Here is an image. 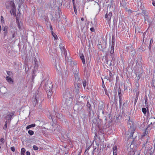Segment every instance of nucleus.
Instances as JSON below:
<instances>
[{"mask_svg":"<svg viewBox=\"0 0 155 155\" xmlns=\"http://www.w3.org/2000/svg\"><path fill=\"white\" fill-rule=\"evenodd\" d=\"M127 51L128 52L130 51L132 53H131V56L133 57L134 56V55L135 54V51L134 50V49L132 46H129L128 48Z\"/></svg>","mask_w":155,"mask_h":155,"instance_id":"6e6552de","label":"nucleus"},{"mask_svg":"<svg viewBox=\"0 0 155 155\" xmlns=\"http://www.w3.org/2000/svg\"><path fill=\"white\" fill-rule=\"evenodd\" d=\"M63 97L65 99L66 101H71V96L69 91H67L64 93Z\"/></svg>","mask_w":155,"mask_h":155,"instance_id":"20e7f679","label":"nucleus"},{"mask_svg":"<svg viewBox=\"0 0 155 155\" xmlns=\"http://www.w3.org/2000/svg\"><path fill=\"white\" fill-rule=\"evenodd\" d=\"M142 13L145 15V16L148 17L147 15V12L146 11L144 8H143L142 11Z\"/></svg>","mask_w":155,"mask_h":155,"instance_id":"aec40b11","label":"nucleus"},{"mask_svg":"<svg viewBox=\"0 0 155 155\" xmlns=\"http://www.w3.org/2000/svg\"><path fill=\"white\" fill-rule=\"evenodd\" d=\"M142 111L144 114H146V113L147 110L145 108H142Z\"/></svg>","mask_w":155,"mask_h":155,"instance_id":"2f4dec72","label":"nucleus"},{"mask_svg":"<svg viewBox=\"0 0 155 155\" xmlns=\"http://www.w3.org/2000/svg\"><path fill=\"white\" fill-rule=\"evenodd\" d=\"M80 57L81 59L82 62L83 64H85V60L84 59V56L83 54H82L80 53Z\"/></svg>","mask_w":155,"mask_h":155,"instance_id":"ddd939ff","label":"nucleus"},{"mask_svg":"<svg viewBox=\"0 0 155 155\" xmlns=\"http://www.w3.org/2000/svg\"><path fill=\"white\" fill-rule=\"evenodd\" d=\"M6 6V8L7 9H9L10 8V6L8 5H7L6 4H5Z\"/></svg>","mask_w":155,"mask_h":155,"instance_id":"de8ad7c7","label":"nucleus"},{"mask_svg":"<svg viewBox=\"0 0 155 155\" xmlns=\"http://www.w3.org/2000/svg\"><path fill=\"white\" fill-rule=\"evenodd\" d=\"M113 155H117V147L116 146H114L113 148Z\"/></svg>","mask_w":155,"mask_h":155,"instance_id":"4468645a","label":"nucleus"},{"mask_svg":"<svg viewBox=\"0 0 155 155\" xmlns=\"http://www.w3.org/2000/svg\"><path fill=\"white\" fill-rule=\"evenodd\" d=\"M140 8L141 10H142H142L143 9V8H144V6H143L142 5H141L140 6Z\"/></svg>","mask_w":155,"mask_h":155,"instance_id":"5fc2aeb1","label":"nucleus"},{"mask_svg":"<svg viewBox=\"0 0 155 155\" xmlns=\"http://www.w3.org/2000/svg\"><path fill=\"white\" fill-rule=\"evenodd\" d=\"M0 142L2 143H4L5 142V140L4 138H1L0 139Z\"/></svg>","mask_w":155,"mask_h":155,"instance_id":"e433bc0d","label":"nucleus"},{"mask_svg":"<svg viewBox=\"0 0 155 155\" xmlns=\"http://www.w3.org/2000/svg\"><path fill=\"white\" fill-rule=\"evenodd\" d=\"M148 47L149 50H150L151 48V45H150Z\"/></svg>","mask_w":155,"mask_h":155,"instance_id":"13d9d810","label":"nucleus"},{"mask_svg":"<svg viewBox=\"0 0 155 155\" xmlns=\"http://www.w3.org/2000/svg\"><path fill=\"white\" fill-rule=\"evenodd\" d=\"M80 25H81V28L82 30L84 28V27L85 26V25H84L82 22H81L80 23Z\"/></svg>","mask_w":155,"mask_h":155,"instance_id":"7c9ffc66","label":"nucleus"},{"mask_svg":"<svg viewBox=\"0 0 155 155\" xmlns=\"http://www.w3.org/2000/svg\"><path fill=\"white\" fill-rule=\"evenodd\" d=\"M90 30L92 32H94V31H95V29L93 27H92L91 28Z\"/></svg>","mask_w":155,"mask_h":155,"instance_id":"09e8293b","label":"nucleus"},{"mask_svg":"<svg viewBox=\"0 0 155 155\" xmlns=\"http://www.w3.org/2000/svg\"><path fill=\"white\" fill-rule=\"evenodd\" d=\"M149 120L150 121H151V124H153L155 123V118H151Z\"/></svg>","mask_w":155,"mask_h":155,"instance_id":"b1692460","label":"nucleus"},{"mask_svg":"<svg viewBox=\"0 0 155 155\" xmlns=\"http://www.w3.org/2000/svg\"><path fill=\"white\" fill-rule=\"evenodd\" d=\"M128 12H130V13H132V10H131L130 9H129L128 10Z\"/></svg>","mask_w":155,"mask_h":155,"instance_id":"69168bd1","label":"nucleus"},{"mask_svg":"<svg viewBox=\"0 0 155 155\" xmlns=\"http://www.w3.org/2000/svg\"><path fill=\"white\" fill-rule=\"evenodd\" d=\"M74 74L75 81L76 82H78V81H80L81 80V79L79 77V74L78 73V74Z\"/></svg>","mask_w":155,"mask_h":155,"instance_id":"f8f14e48","label":"nucleus"},{"mask_svg":"<svg viewBox=\"0 0 155 155\" xmlns=\"http://www.w3.org/2000/svg\"><path fill=\"white\" fill-rule=\"evenodd\" d=\"M144 19H145V21H148V18H147V17H144Z\"/></svg>","mask_w":155,"mask_h":155,"instance_id":"052dcab7","label":"nucleus"},{"mask_svg":"<svg viewBox=\"0 0 155 155\" xmlns=\"http://www.w3.org/2000/svg\"><path fill=\"white\" fill-rule=\"evenodd\" d=\"M26 155H30V153L29 151H27L26 152Z\"/></svg>","mask_w":155,"mask_h":155,"instance_id":"864d4df0","label":"nucleus"},{"mask_svg":"<svg viewBox=\"0 0 155 155\" xmlns=\"http://www.w3.org/2000/svg\"><path fill=\"white\" fill-rule=\"evenodd\" d=\"M106 62L105 63H107V62H108V59H106Z\"/></svg>","mask_w":155,"mask_h":155,"instance_id":"338daca9","label":"nucleus"},{"mask_svg":"<svg viewBox=\"0 0 155 155\" xmlns=\"http://www.w3.org/2000/svg\"><path fill=\"white\" fill-rule=\"evenodd\" d=\"M34 64H35V67H37L38 66V62L35 57H34L33 59Z\"/></svg>","mask_w":155,"mask_h":155,"instance_id":"f3484780","label":"nucleus"},{"mask_svg":"<svg viewBox=\"0 0 155 155\" xmlns=\"http://www.w3.org/2000/svg\"><path fill=\"white\" fill-rule=\"evenodd\" d=\"M55 67L56 68V69L58 72H61V68L59 66V64H56L55 65Z\"/></svg>","mask_w":155,"mask_h":155,"instance_id":"2eb2a0df","label":"nucleus"},{"mask_svg":"<svg viewBox=\"0 0 155 155\" xmlns=\"http://www.w3.org/2000/svg\"><path fill=\"white\" fill-rule=\"evenodd\" d=\"M76 64L77 63L76 62L71 61L70 63V65L72 67V68H73L75 66H76Z\"/></svg>","mask_w":155,"mask_h":155,"instance_id":"6ab92c4d","label":"nucleus"},{"mask_svg":"<svg viewBox=\"0 0 155 155\" xmlns=\"http://www.w3.org/2000/svg\"><path fill=\"white\" fill-rule=\"evenodd\" d=\"M55 15V18H56L57 19H58V18H59L60 15L59 12H56Z\"/></svg>","mask_w":155,"mask_h":155,"instance_id":"c756f323","label":"nucleus"},{"mask_svg":"<svg viewBox=\"0 0 155 155\" xmlns=\"http://www.w3.org/2000/svg\"><path fill=\"white\" fill-rule=\"evenodd\" d=\"M121 90L120 88H119L118 89V96L119 97L121 96Z\"/></svg>","mask_w":155,"mask_h":155,"instance_id":"c9c22d12","label":"nucleus"},{"mask_svg":"<svg viewBox=\"0 0 155 155\" xmlns=\"http://www.w3.org/2000/svg\"><path fill=\"white\" fill-rule=\"evenodd\" d=\"M1 22L2 23H4V19L3 17L2 16L1 17Z\"/></svg>","mask_w":155,"mask_h":155,"instance_id":"58836bf2","label":"nucleus"},{"mask_svg":"<svg viewBox=\"0 0 155 155\" xmlns=\"http://www.w3.org/2000/svg\"><path fill=\"white\" fill-rule=\"evenodd\" d=\"M62 73L63 77H66L68 76L69 72L68 69L66 67L65 68H64V69L62 71Z\"/></svg>","mask_w":155,"mask_h":155,"instance_id":"423d86ee","label":"nucleus"},{"mask_svg":"<svg viewBox=\"0 0 155 155\" xmlns=\"http://www.w3.org/2000/svg\"><path fill=\"white\" fill-rule=\"evenodd\" d=\"M7 73L8 75L10 76L11 74H12V72L10 71H7Z\"/></svg>","mask_w":155,"mask_h":155,"instance_id":"37998d69","label":"nucleus"},{"mask_svg":"<svg viewBox=\"0 0 155 155\" xmlns=\"http://www.w3.org/2000/svg\"><path fill=\"white\" fill-rule=\"evenodd\" d=\"M59 47L61 50L62 51V49H63L64 51L65 49L64 48V47L63 46L62 44H60L59 45Z\"/></svg>","mask_w":155,"mask_h":155,"instance_id":"c85d7f7f","label":"nucleus"},{"mask_svg":"<svg viewBox=\"0 0 155 155\" xmlns=\"http://www.w3.org/2000/svg\"><path fill=\"white\" fill-rule=\"evenodd\" d=\"M51 34L54 37V39H57L58 37L57 35L55 34V33H54V32L52 31H51Z\"/></svg>","mask_w":155,"mask_h":155,"instance_id":"393cba45","label":"nucleus"},{"mask_svg":"<svg viewBox=\"0 0 155 155\" xmlns=\"http://www.w3.org/2000/svg\"><path fill=\"white\" fill-rule=\"evenodd\" d=\"M81 20L82 21H84V18H81Z\"/></svg>","mask_w":155,"mask_h":155,"instance_id":"774afa93","label":"nucleus"},{"mask_svg":"<svg viewBox=\"0 0 155 155\" xmlns=\"http://www.w3.org/2000/svg\"><path fill=\"white\" fill-rule=\"evenodd\" d=\"M134 133L133 132H131L130 134V137L131 138L133 136V134Z\"/></svg>","mask_w":155,"mask_h":155,"instance_id":"bf43d9fd","label":"nucleus"},{"mask_svg":"<svg viewBox=\"0 0 155 155\" xmlns=\"http://www.w3.org/2000/svg\"><path fill=\"white\" fill-rule=\"evenodd\" d=\"M119 97V103L120 106L121 104V96Z\"/></svg>","mask_w":155,"mask_h":155,"instance_id":"a18cd8bd","label":"nucleus"},{"mask_svg":"<svg viewBox=\"0 0 155 155\" xmlns=\"http://www.w3.org/2000/svg\"><path fill=\"white\" fill-rule=\"evenodd\" d=\"M112 16V12H109L108 14V17L107 19L108 21H109L110 20Z\"/></svg>","mask_w":155,"mask_h":155,"instance_id":"4be33fe9","label":"nucleus"},{"mask_svg":"<svg viewBox=\"0 0 155 155\" xmlns=\"http://www.w3.org/2000/svg\"><path fill=\"white\" fill-rule=\"evenodd\" d=\"M33 99H34V101H35V103H37L39 101L41 102L43 100V98L40 96L38 94H35L33 96Z\"/></svg>","mask_w":155,"mask_h":155,"instance_id":"7ed1b4c3","label":"nucleus"},{"mask_svg":"<svg viewBox=\"0 0 155 155\" xmlns=\"http://www.w3.org/2000/svg\"><path fill=\"white\" fill-rule=\"evenodd\" d=\"M9 5L11 6V8H12V10L10 11V13L11 15H12V13L13 15L15 16L16 15V9L15 4L14 2L12 1H11L10 2Z\"/></svg>","mask_w":155,"mask_h":155,"instance_id":"f03ea898","label":"nucleus"},{"mask_svg":"<svg viewBox=\"0 0 155 155\" xmlns=\"http://www.w3.org/2000/svg\"><path fill=\"white\" fill-rule=\"evenodd\" d=\"M7 81L10 83L12 84L13 82V80L9 76H7L6 78Z\"/></svg>","mask_w":155,"mask_h":155,"instance_id":"dca6fc26","label":"nucleus"},{"mask_svg":"<svg viewBox=\"0 0 155 155\" xmlns=\"http://www.w3.org/2000/svg\"><path fill=\"white\" fill-rule=\"evenodd\" d=\"M11 150L14 152L15 151V148L14 147H11Z\"/></svg>","mask_w":155,"mask_h":155,"instance_id":"79ce46f5","label":"nucleus"},{"mask_svg":"<svg viewBox=\"0 0 155 155\" xmlns=\"http://www.w3.org/2000/svg\"><path fill=\"white\" fill-rule=\"evenodd\" d=\"M76 84L78 87H81V80L80 81H78V82H77Z\"/></svg>","mask_w":155,"mask_h":155,"instance_id":"bb28decb","label":"nucleus"},{"mask_svg":"<svg viewBox=\"0 0 155 155\" xmlns=\"http://www.w3.org/2000/svg\"><path fill=\"white\" fill-rule=\"evenodd\" d=\"M152 86L155 87V79L153 80L151 83Z\"/></svg>","mask_w":155,"mask_h":155,"instance_id":"473e14b6","label":"nucleus"},{"mask_svg":"<svg viewBox=\"0 0 155 155\" xmlns=\"http://www.w3.org/2000/svg\"><path fill=\"white\" fill-rule=\"evenodd\" d=\"M74 0H73V2L74 4V10L75 12V14H76V13H77V10L76 8L75 7L74 5Z\"/></svg>","mask_w":155,"mask_h":155,"instance_id":"f704fd0d","label":"nucleus"},{"mask_svg":"<svg viewBox=\"0 0 155 155\" xmlns=\"http://www.w3.org/2000/svg\"><path fill=\"white\" fill-rule=\"evenodd\" d=\"M139 84L137 83V82H136V86L137 87H139Z\"/></svg>","mask_w":155,"mask_h":155,"instance_id":"680f3d73","label":"nucleus"},{"mask_svg":"<svg viewBox=\"0 0 155 155\" xmlns=\"http://www.w3.org/2000/svg\"><path fill=\"white\" fill-rule=\"evenodd\" d=\"M86 80H84L83 82V86L84 87L86 85Z\"/></svg>","mask_w":155,"mask_h":155,"instance_id":"4c0bfd02","label":"nucleus"},{"mask_svg":"<svg viewBox=\"0 0 155 155\" xmlns=\"http://www.w3.org/2000/svg\"><path fill=\"white\" fill-rule=\"evenodd\" d=\"M116 80L117 81L118 80H119V79L118 76H117L116 77Z\"/></svg>","mask_w":155,"mask_h":155,"instance_id":"e2e57ef3","label":"nucleus"},{"mask_svg":"<svg viewBox=\"0 0 155 155\" xmlns=\"http://www.w3.org/2000/svg\"><path fill=\"white\" fill-rule=\"evenodd\" d=\"M109 76L110 77H111L113 76L112 73L110 71H109Z\"/></svg>","mask_w":155,"mask_h":155,"instance_id":"603ef678","label":"nucleus"},{"mask_svg":"<svg viewBox=\"0 0 155 155\" xmlns=\"http://www.w3.org/2000/svg\"><path fill=\"white\" fill-rule=\"evenodd\" d=\"M7 124H5V125H4V126L3 128L5 130L7 127Z\"/></svg>","mask_w":155,"mask_h":155,"instance_id":"3c124183","label":"nucleus"},{"mask_svg":"<svg viewBox=\"0 0 155 155\" xmlns=\"http://www.w3.org/2000/svg\"><path fill=\"white\" fill-rule=\"evenodd\" d=\"M36 125L35 124H33L31 125H29L28 126H27L26 127V130H28L31 127H35Z\"/></svg>","mask_w":155,"mask_h":155,"instance_id":"412c9836","label":"nucleus"},{"mask_svg":"<svg viewBox=\"0 0 155 155\" xmlns=\"http://www.w3.org/2000/svg\"><path fill=\"white\" fill-rule=\"evenodd\" d=\"M129 154V155H144L143 153H140L138 151H130Z\"/></svg>","mask_w":155,"mask_h":155,"instance_id":"1a4fd4ad","label":"nucleus"},{"mask_svg":"<svg viewBox=\"0 0 155 155\" xmlns=\"http://www.w3.org/2000/svg\"><path fill=\"white\" fill-rule=\"evenodd\" d=\"M40 87H53V85L52 82L50 81H47L45 83L44 80L41 82Z\"/></svg>","mask_w":155,"mask_h":155,"instance_id":"f257e3e1","label":"nucleus"},{"mask_svg":"<svg viewBox=\"0 0 155 155\" xmlns=\"http://www.w3.org/2000/svg\"><path fill=\"white\" fill-rule=\"evenodd\" d=\"M25 149L24 148H22L21 150V155H24Z\"/></svg>","mask_w":155,"mask_h":155,"instance_id":"a878e982","label":"nucleus"},{"mask_svg":"<svg viewBox=\"0 0 155 155\" xmlns=\"http://www.w3.org/2000/svg\"><path fill=\"white\" fill-rule=\"evenodd\" d=\"M108 14H107V13L105 15V18L106 19H107V17H108Z\"/></svg>","mask_w":155,"mask_h":155,"instance_id":"4d7b16f0","label":"nucleus"},{"mask_svg":"<svg viewBox=\"0 0 155 155\" xmlns=\"http://www.w3.org/2000/svg\"><path fill=\"white\" fill-rule=\"evenodd\" d=\"M12 117V115L11 114H8L5 117V118L8 120H11Z\"/></svg>","mask_w":155,"mask_h":155,"instance_id":"a211bd4d","label":"nucleus"},{"mask_svg":"<svg viewBox=\"0 0 155 155\" xmlns=\"http://www.w3.org/2000/svg\"><path fill=\"white\" fill-rule=\"evenodd\" d=\"M28 133L30 135H32L34 134V132L31 130H29L28 132Z\"/></svg>","mask_w":155,"mask_h":155,"instance_id":"72a5a7b5","label":"nucleus"},{"mask_svg":"<svg viewBox=\"0 0 155 155\" xmlns=\"http://www.w3.org/2000/svg\"><path fill=\"white\" fill-rule=\"evenodd\" d=\"M143 147H145V148L147 151H150L152 149V144L151 143L146 142L144 144Z\"/></svg>","mask_w":155,"mask_h":155,"instance_id":"39448f33","label":"nucleus"},{"mask_svg":"<svg viewBox=\"0 0 155 155\" xmlns=\"http://www.w3.org/2000/svg\"><path fill=\"white\" fill-rule=\"evenodd\" d=\"M15 34L14 33L13 34H12V38H14L15 37Z\"/></svg>","mask_w":155,"mask_h":155,"instance_id":"0e129e2a","label":"nucleus"},{"mask_svg":"<svg viewBox=\"0 0 155 155\" xmlns=\"http://www.w3.org/2000/svg\"><path fill=\"white\" fill-rule=\"evenodd\" d=\"M8 28L7 26L2 27V30L4 31L3 33L4 37H5L7 35L8 33Z\"/></svg>","mask_w":155,"mask_h":155,"instance_id":"9d476101","label":"nucleus"},{"mask_svg":"<svg viewBox=\"0 0 155 155\" xmlns=\"http://www.w3.org/2000/svg\"><path fill=\"white\" fill-rule=\"evenodd\" d=\"M72 71L74 74H78L79 72V69L77 66H75L74 67L71 68Z\"/></svg>","mask_w":155,"mask_h":155,"instance_id":"9b49d317","label":"nucleus"},{"mask_svg":"<svg viewBox=\"0 0 155 155\" xmlns=\"http://www.w3.org/2000/svg\"><path fill=\"white\" fill-rule=\"evenodd\" d=\"M111 58H112V60L111 61H114L115 60V58H114V55H111Z\"/></svg>","mask_w":155,"mask_h":155,"instance_id":"a19ab883","label":"nucleus"},{"mask_svg":"<svg viewBox=\"0 0 155 155\" xmlns=\"http://www.w3.org/2000/svg\"><path fill=\"white\" fill-rule=\"evenodd\" d=\"M17 25H18V28L19 29H20L21 28V26L20 25V23L18 21V23H17Z\"/></svg>","mask_w":155,"mask_h":155,"instance_id":"49530a36","label":"nucleus"},{"mask_svg":"<svg viewBox=\"0 0 155 155\" xmlns=\"http://www.w3.org/2000/svg\"><path fill=\"white\" fill-rule=\"evenodd\" d=\"M153 42V39L152 38H151L150 41V45H151Z\"/></svg>","mask_w":155,"mask_h":155,"instance_id":"8fccbe9b","label":"nucleus"},{"mask_svg":"<svg viewBox=\"0 0 155 155\" xmlns=\"http://www.w3.org/2000/svg\"><path fill=\"white\" fill-rule=\"evenodd\" d=\"M111 46H114V36H113L112 37Z\"/></svg>","mask_w":155,"mask_h":155,"instance_id":"cd10ccee","label":"nucleus"},{"mask_svg":"<svg viewBox=\"0 0 155 155\" xmlns=\"http://www.w3.org/2000/svg\"><path fill=\"white\" fill-rule=\"evenodd\" d=\"M33 148L35 150H37L38 149V147L36 145H34Z\"/></svg>","mask_w":155,"mask_h":155,"instance_id":"ea45409f","label":"nucleus"},{"mask_svg":"<svg viewBox=\"0 0 155 155\" xmlns=\"http://www.w3.org/2000/svg\"><path fill=\"white\" fill-rule=\"evenodd\" d=\"M152 4L154 6H155V1L153 0H152Z\"/></svg>","mask_w":155,"mask_h":155,"instance_id":"6e6d98bb","label":"nucleus"},{"mask_svg":"<svg viewBox=\"0 0 155 155\" xmlns=\"http://www.w3.org/2000/svg\"><path fill=\"white\" fill-rule=\"evenodd\" d=\"M87 106L88 108H90L91 107V105L88 101H87Z\"/></svg>","mask_w":155,"mask_h":155,"instance_id":"c03bdc74","label":"nucleus"},{"mask_svg":"<svg viewBox=\"0 0 155 155\" xmlns=\"http://www.w3.org/2000/svg\"><path fill=\"white\" fill-rule=\"evenodd\" d=\"M45 90L48 97L50 98L52 94V88H46Z\"/></svg>","mask_w":155,"mask_h":155,"instance_id":"0eeeda50","label":"nucleus"},{"mask_svg":"<svg viewBox=\"0 0 155 155\" xmlns=\"http://www.w3.org/2000/svg\"><path fill=\"white\" fill-rule=\"evenodd\" d=\"M114 46H111L110 47L111 50L110 51V53L111 55H113V54L114 53Z\"/></svg>","mask_w":155,"mask_h":155,"instance_id":"5701e85b","label":"nucleus"}]
</instances>
